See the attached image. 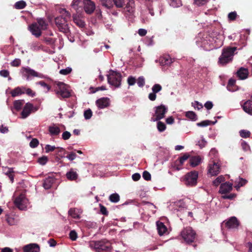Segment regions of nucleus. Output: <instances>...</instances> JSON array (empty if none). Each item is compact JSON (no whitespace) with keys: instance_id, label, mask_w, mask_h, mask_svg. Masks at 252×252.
Wrapping results in <instances>:
<instances>
[{"instance_id":"nucleus-1","label":"nucleus","mask_w":252,"mask_h":252,"mask_svg":"<svg viewBox=\"0 0 252 252\" xmlns=\"http://www.w3.org/2000/svg\"><path fill=\"white\" fill-rule=\"evenodd\" d=\"M71 7L76 11V14L81 13L83 10L87 14H91L94 10V4L91 0H73Z\"/></svg>"},{"instance_id":"nucleus-2","label":"nucleus","mask_w":252,"mask_h":252,"mask_svg":"<svg viewBox=\"0 0 252 252\" xmlns=\"http://www.w3.org/2000/svg\"><path fill=\"white\" fill-rule=\"evenodd\" d=\"M236 50V47H228L224 48L222 50L221 56L219 59V63L221 65H225L231 62Z\"/></svg>"},{"instance_id":"nucleus-3","label":"nucleus","mask_w":252,"mask_h":252,"mask_svg":"<svg viewBox=\"0 0 252 252\" xmlns=\"http://www.w3.org/2000/svg\"><path fill=\"white\" fill-rule=\"evenodd\" d=\"M107 80L110 85L115 88H119L121 85V74L117 71L110 70L107 75Z\"/></svg>"},{"instance_id":"nucleus-4","label":"nucleus","mask_w":252,"mask_h":252,"mask_svg":"<svg viewBox=\"0 0 252 252\" xmlns=\"http://www.w3.org/2000/svg\"><path fill=\"white\" fill-rule=\"evenodd\" d=\"M154 109L155 113L151 120L153 122L158 121L163 119L168 111L167 107L162 104L155 107Z\"/></svg>"},{"instance_id":"nucleus-5","label":"nucleus","mask_w":252,"mask_h":252,"mask_svg":"<svg viewBox=\"0 0 252 252\" xmlns=\"http://www.w3.org/2000/svg\"><path fill=\"white\" fill-rule=\"evenodd\" d=\"M55 22L60 32L65 34L70 33L67 21L65 20V18H63V15L56 17L55 19Z\"/></svg>"},{"instance_id":"nucleus-6","label":"nucleus","mask_w":252,"mask_h":252,"mask_svg":"<svg viewBox=\"0 0 252 252\" xmlns=\"http://www.w3.org/2000/svg\"><path fill=\"white\" fill-rule=\"evenodd\" d=\"M196 233L190 227L185 228L181 232V236L187 243L193 242L195 238Z\"/></svg>"},{"instance_id":"nucleus-7","label":"nucleus","mask_w":252,"mask_h":252,"mask_svg":"<svg viewBox=\"0 0 252 252\" xmlns=\"http://www.w3.org/2000/svg\"><path fill=\"white\" fill-rule=\"evenodd\" d=\"M58 89L56 90V94L59 98H68L70 94L66 88V85L63 82H59L57 84Z\"/></svg>"},{"instance_id":"nucleus-8","label":"nucleus","mask_w":252,"mask_h":252,"mask_svg":"<svg viewBox=\"0 0 252 252\" xmlns=\"http://www.w3.org/2000/svg\"><path fill=\"white\" fill-rule=\"evenodd\" d=\"M111 250V243L106 240L95 242V252H108Z\"/></svg>"},{"instance_id":"nucleus-9","label":"nucleus","mask_w":252,"mask_h":252,"mask_svg":"<svg viewBox=\"0 0 252 252\" xmlns=\"http://www.w3.org/2000/svg\"><path fill=\"white\" fill-rule=\"evenodd\" d=\"M198 174L196 171L188 173L185 177V184L187 186H193L197 184Z\"/></svg>"},{"instance_id":"nucleus-10","label":"nucleus","mask_w":252,"mask_h":252,"mask_svg":"<svg viewBox=\"0 0 252 252\" xmlns=\"http://www.w3.org/2000/svg\"><path fill=\"white\" fill-rule=\"evenodd\" d=\"M27 199L25 193L22 192L14 200V204L20 210H24L27 207Z\"/></svg>"},{"instance_id":"nucleus-11","label":"nucleus","mask_w":252,"mask_h":252,"mask_svg":"<svg viewBox=\"0 0 252 252\" xmlns=\"http://www.w3.org/2000/svg\"><path fill=\"white\" fill-rule=\"evenodd\" d=\"M220 172V165L218 162H210L208 166V174L211 176H217Z\"/></svg>"},{"instance_id":"nucleus-12","label":"nucleus","mask_w":252,"mask_h":252,"mask_svg":"<svg viewBox=\"0 0 252 252\" xmlns=\"http://www.w3.org/2000/svg\"><path fill=\"white\" fill-rule=\"evenodd\" d=\"M29 29L32 35L36 37H39L42 34L41 30H42L37 23H33L29 27Z\"/></svg>"},{"instance_id":"nucleus-13","label":"nucleus","mask_w":252,"mask_h":252,"mask_svg":"<svg viewBox=\"0 0 252 252\" xmlns=\"http://www.w3.org/2000/svg\"><path fill=\"white\" fill-rule=\"evenodd\" d=\"M162 89V87L158 84H155L152 88V92L150 93L148 95L149 99L151 101H154L157 97L156 94L160 92Z\"/></svg>"},{"instance_id":"nucleus-14","label":"nucleus","mask_w":252,"mask_h":252,"mask_svg":"<svg viewBox=\"0 0 252 252\" xmlns=\"http://www.w3.org/2000/svg\"><path fill=\"white\" fill-rule=\"evenodd\" d=\"M225 225L228 229H235L237 228L239 223L236 217H232L226 221Z\"/></svg>"},{"instance_id":"nucleus-15","label":"nucleus","mask_w":252,"mask_h":252,"mask_svg":"<svg viewBox=\"0 0 252 252\" xmlns=\"http://www.w3.org/2000/svg\"><path fill=\"white\" fill-rule=\"evenodd\" d=\"M81 13L73 14L72 18L74 23L79 28H84L85 23L84 20L81 19Z\"/></svg>"},{"instance_id":"nucleus-16","label":"nucleus","mask_w":252,"mask_h":252,"mask_svg":"<svg viewBox=\"0 0 252 252\" xmlns=\"http://www.w3.org/2000/svg\"><path fill=\"white\" fill-rule=\"evenodd\" d=\"M33 107V106L32 103H27L21 112L22 117L23 118H27L31 113Z\"/></svg>"},{"instance_id":"nucleus-17","label":"nucleus","mask_w":252,"mask_h":252,"mask_svg":"<svg viewBox=\"0 0 252 252\" xmlns=\"http://www.w3.org/2000/svg\"><path fill=\"white\" fill-rule=\"evenodd\" d=\"M56 181V179L53 176H48L43 181V187L46 189H49Z\"/></svg>"},{"instance_id":"nucleus-18","label":"nucleus","mask_w":252,"mask_h":252,"mask_svg":"<svg viewBox=\"0 0 252 252\" xmlns=\"http://www.w3.org/2000/svg\"><path fill=\"white\" fill-rule=\"evenodd\" d=\"M97 107L100 109H103L108 107L110 104V100L108 97H102L98 99L96 101Z\"/></svg>"},{"instance_id":"nucleus-19","label":"nucleus","mask_w":252,"mask_h":252,"mask_svg":"<svg viewBox=\"0 0 252 252\" xmlns=\"http://www.w3.org/2000/svg\"><path fill=\"white\" fill-rule=\"evenodd\" d=\"M232 189V184L229 182H225L221 184L219 190V192L221 194L226 193L231 190Z\"/></svg>"},{"instance_id":"nucleus-20","label":"nucleus","mask_w":252,"mask_h":252,"mask_svg":"<svg viewBox=\"0 0 252 252\" xmlns=\"http://www.w3.org/2000/svg\"><path fill=\"white\" fill-rule=\"evenodd\" d=\"M39 250V246L36 244H31L24 247V252H38Z\"/></svg>"},{"instance_id":"nucleus-21","label":"nucleus","mask_w":252,"mask_h":252,"mask_svg":"<svg viewBox=\"0 0 252 252\" xmlns=\"http://www.w3.org/2000/svg\"><path fill=\"white\" fill-rule=\"evenodd\" d=\"M249 71L247 68L241 67L237 72V77L241 80H244L248 78Z\"/></svg>"},{"instance_id":"nucleus-22","label":"nucleus","mask_w":252,"mask_h":252,"mask_svg":"<svg viewBox=\"0 0 252 252\" xmlns=\"http://www.w3.org/2000/svg\"><path fill=\"white\" fill-rule=\"evenodd\" d=\"M66 177L69 181H76L78 178V174L74 169L71 168L66 173Z\"/></svg>"},{"instance_id":"nucleus-23","label":"nucleus","mask_w":252,"mask_h":252,"mask_svg":"<svg viewBox=\"0 0 252 252\" xmlns=\"http://www.w3.org/2000/svg\"><path fill=\"white\" fill-rule=\"evenodd\" d=\"M125 10L129 14H132L134 13L135 11V4L133 0H128L125 8Z\"/></svg>"},{"instance_id":"nucleus-24","label":"nucleus","mask_w":252,"mask_h":252,"mask_svg":"<svg viewBox=\"0 0 252 252\" xmlns=\"http://www.w3.org/2000/svg\"><path fill=\"white\" fill-rule=\"evenodd\" d=\"M24 70L26 73L25 76H26L27 80H29V76L40 77V74L39 73L30 68H24Z\"/></svg>"},{"instance_id":"nucleus-25","label":"nucleus","mask_w":252,"mask_h":252,"mask_svg":"<svg viewBox=\"0 0 252 252\" xmlns=\"http://www.w3.org/2000/svg\"><path fill=\"white\" fill-rule=\"evenodd\" d=\"M244 111L249 114L252 115V100H248L243 105Z\"/></svg>"},{"instance_id":"nucleus-26","label":"nucleus","mask_w":252,"mask_h":252,"mask_svg":"<svg viewBox=\"0 0 252 252\" xmlns=\"http://www.w3.org/2000/svg\"><path fill=\"white\" fill-rule=\"evenodd\" d=\"M201 161V158L200 156H193L189 158V163L191 166L194 167L200 164Z\"/></svg>"},{"instance_id":"nucleus-27","label":"nucleus","mask_w":252,"mask_h":252,"mask_svg":"<svg viewBox=\"0 0 252 252\" xmlns=\"http://www.w3.org/2000/svg\"><path fill=\"white\" fill-rule=\"evenodd\" d=\"M157 226L159 235H162L167 232V228L163 222L159 221H157Z\"/></svg>"},{"instance_id":"nucleus-28","label":"nucleus","mask_w":252,"mask_h":252,"mask_svg":"<svg viewBox=\"0 0 252 252\" xmlns=\"http://www.w3.org/2000/svg\"><path fill=\"white\" fill-rule=\"evenodd\" d=\"M247 183V181L246 179L239 177L234 182V188L238 190L240 187L246 185Z\"/></svg>"},{"instance_id":"nucleus-29","label":"nucleus","mask_w":252,"mask_h":252,"mask_svg":"<svg viewBox=\"0 0 252 252\" xmlns=\"http://www.w3.org/2000/svg\"><path fill=\"white\" fill-rule=\"evenodd\" d=\"M48 130L50 134L52 136L58 135L61 132L60 128L55 125L49 126Z\"/></svg>"},{"instance_id":"nucleus-30","label":"nucleus","mask_w":252,"mask_h":252,"mask_svg":"<svg viewBox=\"0 0 252 252\" xmlns=\"http://www.w3.org/2000/svg\"><path fill=\"white\" fill-rule=\"evenodd\" d=\"M172 62V60L168 55H166L160 59V63L163 65H169Z\"/></svg>"},{"instance_id":"nucleus-31","label":"nucleus","mask_w":252,"mask_h":252,"mask_svg":"<svg viewBox=\"0 0 252 252\" xmlns=\"http://www.w3.org/2000/svg\"><path fill=\"white\" fill-rule=\"evenodd\" d=\"M68 214L75 219H79L80 218L79 210L75 208H70L68 211Z\"/></svg>"},{"instance_id":"nucleus-32","label":"nucleus","mask_w":252,"mask_h":252,"mask_svg":"<svg viewBox=\"0 0 252 252\" xmlns=\"http://www.w3.org/2000/svg\"><path fill=\"white\" fill-rule=\"evenodd\" d=\"M23 94H25L24 87H18L11 92V95L13 97H15Z\"/></svg>"},{"instance_id":"nucleus-33","label":"nucleus","mask_w":252,"mask_h":252,"mask_svg":"<svg viewBox=\"0 0 252 252\" xmlns=\"http://www.w3.org/2000/svg\"><path fill=\"white\" fill-rule=\"evenodd\" d=\"M4 172L6 175L8 176L10 182L13 183L14 178V172L12 168H6L4 169Z\"/></svg>"},{"instance_id":"nucleus-34","label":"nucleus","mask_w":252,"mask_h":252,"mask_svg":"<svg viewBox=\"0 0 252 252\" xmlns=\"http://www.w3.org/2000/svg\"><path fill=\"white\" fill-rule=\"evenodd\" d=\"M236 80L233 79H230L229 80L227 86V89L228 91L230 92H234L237 90V89L236 88V87L235 86Z\"/></svg>"},{"instance_id":"nucleus-35","label":"nucleus","mask_w":252,"mask_h":252,"mask_svg":"<svg viewBox=\"0 0 252 252\" xmlns=\"http://www.w3.org/2000/svg\"><path fill=\"white\" fill-rule=\"evenodd\" d=\"M189 157V155L188 153L184 154V155L180 157L178 160L176 161V164L178 165H182L184 162L187 160Z\"/></svg>"},{"instance_id":"nucleus-36","label":"nucleus","mask_w":252,"mask_h":252,"mask_svg":"<svg viewBox=\"0 0 252 252\" xmlns=\"http://www.w3.org/2000/svg\"><path fill=\"white\" fill-rule=\"evenodd\" d=\"M31 49L32 51H38L43 49V46L40 42L35 41L31 44Z\"/></svg>"},{"instance_id":"nucleus-37","label":"nucleus","mask_w":252,"mask_h":252,"mask_svg":"<svg viewBox=\"0 0 252 252\" xmlns=\"http://www.w3.org/2000/svg\"><path fill=\"white\" fill-rule=\"evenodd\" d=\"M36 23L38 24V25L42 30H44L47 29L48 24L43 19L40 18L37 19Z\"/></svg>"},{"instance_id":"nucleus-38","label":"nucleus","mask_w":252,"mask_h":252,"mask_svg":"<svg viewBox=\"0 0 252 252\" xmlns=\"http://www.w3.org/2000/svg\"><path fill=\"white\" fill-rule=\"evenodd\" d=\"M24 103V100H15L14 102V107L17 111H19L21 109L22 106Z\"/></svg>"},{"instance_id":"nucleus-39","label":"nucleus","mask_w":252,"mask_h":252,"mask_svg":"<svg viewBox=\"0 0 252 252\" xmlns=\"http://www.w3.org/2000/svg\"><path fill=\"white\" fill-rule=\"evenodd\" d=\"M109 200L113 203H117L120 200V196L117 193L111 194L109 197Z\"/></svg>"},{"instance_id":"nucleus-40","label":"nucleus","mask_w":252,"mask_h":252,"mask_svg":"<svg viewBox=\"0 0 252 252\" xmlns=\"http://www.w3.org/2000/svg\"><path fill=\"white\" fill-rule=\"evenodd\" d=\"M186 116L191 121H195L197 119V115L193 111H188L186 113Z\"/></svg>"},{"instance_id":"nucleus-41","label":"nucleus","mask_w":252,"mask_h":252,"mask_svg":"<svg viewBox=\"0 0 252 252\" xmlns=\"http://www.w3.org/2000/svg\"><path fill=\"white\" fill-rule=\"evenodd\" d=\"M26 3L25 1L21 0L15 3L14 7L17 9H22L24 8L26 6Z\"/></svg>"},{"instance_id":"nucleus-42","label":"nucleus","mask_w":252,"mask_h":252,"mask_svg":"<svg viewBox=\"0 0 252 252\" xmlns=\"http://www.w3.org/2000/svg\"><path fill=\"white\" fill-rule=\"evenodd\" d=\"M101 4L107 8H111L113 4L111 0H100Z\"/></svg>"},{"instance_id":"nucleus-43","label":"nucleus","mask_w":252,"mask_h":252,"mask_svg":"<svg viewBox=\"0 0 252 252\" xmlns=\"http://www.w3.org/2000/svg\"><path fill=\"white\" fill-rule=\"evenodd\" d=\"M166 128V125L164 123L158 121L157 123V128L159 132L164 131Z\"/></svg>"},{"instance_id":"nucleus-44","label":"nucleus","mask_w":252,"mask_h":252,"mask_svg":"<svg viewBox=\"0 0 252 252\" xmlns=\"http://www.w3.org/2000/svg\"><path fill=\"white\" fill-rule=\"evenodd\" d=\"M216 122H212L209 120H205L200 123H197V126L200 127H204L210 125L211 124H214Z\"/></svg>"},{"instance_id":"nucleus-45","label":"nucleus","mask_w":252,"mask_h":252,"mask_svg":"<svg viewBox=\"0 0 252 252\" xmlns=\"http://www.w3.org/2000/svg\"><path fill=\"white\" fill-rule=\"evenodd\" d=\"M224 181V178L223 176L218 177L214 181L213 185L215 186H218L221 182Z\"/></svg>"},{"instance_id":"nucleus-46","label":"nucleus","mask_w":252,"mask_h":252,"mask_svg":"<svg viewBox=\"0 0 252 252\" xmlns=\"http://www.w3.org/2000/svg\"><path fill=\"white\" fill-rule=\"evenodd\" d=\"M61 13L63 14V18H65L66 21H68L71 17L70 13L67 11L65 9H63L61 11Z\"/></svg>"},{"instance_id":"nucleus-47","label":"nucleus","mask_w":252,"mask_h":252,"mask_svg":"<svg viewBox=\"0 0 252 252\" xmlns=\"http://www.w3.org/2000/svg\"><path fill=\"white\" fill-rule=\"evenodd\" d=\"M170 5L173 7H178L182 5L181 0H170Z\"/></svg>"},{"instance_id":"nucleus-48","label":"nucleus","mask_w":252,"mask_h":252,"mask_svg":"<svg viewBox=\"0 0 252 252\" xmlns=\"http://www.w3.org/2000/svg\"><path fill=\"white\" fill-rule=\"evenodd\" d=\"M114 3L118 8H122L125 5L126 0H113Z\"/></svg>"},{"instance_id":"nucleus-49","label":"nucleus","mask_w":252,"mask_h":252,"mask_svg":"<svg viewBox=\"0 0 252 252\" xmlns=\"http://www.w3.org/2000/svg\"><path fill=\"white\" fill-rule=\"evenodd\" d=\"M72 71V68L67 67L65 69H62L60 70L59 72L61 74L63 75H66L69 74Z\"/></svg>"},{"instance_id":"nucleus-50","label":"nucleus","mask_w":252,"mask_h":252,"mask_svg":"<svg viewBox=\"0 0 252 252\" xmlns=\"http://www.w3.org/2000/svg\"><path fill=\"white\" fill-rule=\"evenodd\" d=\"M24 91L25 92V93H26L29 96L33 97L35 95V93L30 88H26L24 87Z\"/></svg>"},{"instance_id":"nucleus-51","label":"nucleus","mask_w":252,"mask_h":252,"mask_svg":"<svg viewBox=\"0 0 252 252\" xmlns=\"http://www.w3.org/2000/svg\"><path fill=\"white\" fill-rule=\"evenodd\" d=\"M93 115V112L90 109H88L84 111V116L85 119L88 120L90 119Z\"/></svg>"},{"instance_id":"nucleus-52","label":"nucleus","mask_w":252,"mask_h":252,"mask_svg":"<svg viewBox=\"0 0 252 252\" xmlns=\"http://www.w3.org/2000/svg\"><path fill=\"white\" fill-rule=\"evenodd\" d=\"M240 136L243 138H247L250 136V132L247 130H241L239 132Z\"/></svg>"},{"instance_id":"nucleus-53","label":"nucleus","mask_w":252,"mask_h":252,"mask_svg":"<svg viewBox=\"0 0 252 252\" xmlns=\"http://www.w3.org/2000/svg\"><path fill=\"white\" fill-rule=\"evenodd\" d=\"M207 144V141L204 138L203 136L201 137V139L199 140L197 142V145L199 146L200 148H203Z\"/></svg>"},{"instance_id":"nucleus-54","label":"nucleus","mask_w":252,"mask_h":252,"mask_svg":"<svg viewBox=\"0 0 252 252\" xmlns=\"http://www.w3.org/2000/svg\"><path fill=\"white\" fill-rule=\"evenodd\" d=\"M145 79L143 76L139 77L137 81V84L139 87H143L145 85Z\"/></svg>"},{"instance_id":"nucleus-55","label":"nucleus","mask_w":252,"mask_h":252,"mask_svg":"<svg viewBox=\"0 0 252 252\" xmlns=\"http://www.w3.org/2000/svg\"><path fill=\"white\" fill-rule=\"evenodd\" d=\"M241 145L243 150L245 151H249L250 150V147L249 145L245 141L242 140Z\"/></svg>"},{"instance_id":"nucleus-56","label":"nucleus","mask_w":252,"mask_h":252,"mask_svg":"<svg viewBox=\"0 0 252 252\" xmlns=\"http://www.w3.org/2000/svg\"><path fill=\"white\" fill-rule=\"evenodd\" d=\"M47 161L48 158L46 156H43L38 159V162L42 165H45L47 163Z\"/></svg>"},{"instance_id":"nucleus-57","label":"nucleus","mask_w":252,"mask_h":252,"mask_svg":"<svg viewBox=\"0 0 252 252\" xmlns=\"http://www.w3.org/2000/svg\"><path fill=\"white\" fill-rule=\"evenodd\" d=\"M99 207L100 213L103 215L107 216L108 215V212L106 208L101 204H99Z\"/></svg>"},{"instance_id":"nucleus-58","label":"nucleus","mask_w":252,"mask_h":252,"mask_svg":"<svg viewBox=\"0 0 252 252\" xmlns=\"http://www.w3.org/2000/svg\"><path fill=\"white\" fill-rule=\"evenodd\" d=\"M39 144L38 140L36 138H33L30 143V146L32 148H35L37 147Z\"/></svg>"},{"instance_id":"nucleus-59","label":"nucleus","mask_w":252,"mask_h":252,"mask_svg":"<svg viewBox=\"0 0 252 252\" xmlns=\"http://www.w3.org/2000/svg\"><path fill=\"white\" fill-rule=\"evenodd\" d=\"M192 106L197 110H200L203 108V105L201 103H199L197 101H195L193 102H192Z\"/></svg>"},{"instance_id":"nucleus-60","label":"nucleus","mask_w":252,"mask_h":252,"mask_svg":"<svg viewBox=\"0 0 252 252\" xmlns=\"http://www.w3.org/2000/svg\"><path fill=\"white\" fill-rule=\"evenodd\" d=\"M69 238L72 241H75L77 238V234L75 230H71L69 233Z\"/></svg>"},{"instance_id":"nucleus-61","label":"nucleus","mask_w":252,"mask_h":252,"mask_svg":"<svg viewBox=\"0 0 252 252\" xmlns=\"http://www.w3.org/2000/svg\"><path fill=\"white\" fill-rule=\"evenodd\" d=\"M136 79L132 76H129L127 78V83L129 86H133L135 84Z\"/></svg>"},{"instance_id":"nucleus-62","label":"nucleus","mask_w":252,"mask_h":252,"mask_svg":"<svg viewBox=\"0 0 252 252\" xmlns=\"http://www.w3.org/2000/svg\"><path fill=\"white\" fill-rule=\"evenodd\" d=\"M143 178L146 181H149L151 180V176L150 173L147 171L143 172L142 174Z\"/></svg>"},{"instance_id":"nucleus-63","label":"nucleus","mask_w":252,"mask_h":252,"mask_svg":"<svg viewBox=\"0 0 252 252\" xmlns=\"http://www.w3.org/2000/svg\"><path fill=\"white\" fill-rule=\"evenodd\" d=\"M21 64V60L19 59H15L11 63L12 66L18 67Z\"/></svg>"},{"instance_id":"nucleus-64","label":"nucleus","mask_w":252,"mask_h":252,"mask_svg":"<svg viewBox=\"0 0 252 252\" xmlns=\"http://www.w3.org/2000/svg\"><path fill=\"white\" fill-rule=\"evenodd\" d=\"M77 157V155L74 152H71L68 154L66 158L72 161L74 160Z\"/></svg>"}]
</instances>
